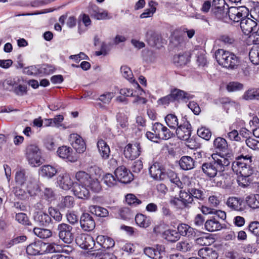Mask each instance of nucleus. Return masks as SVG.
Instances as JSON below:
<instances>
[{
	"label": "nucleus",
	"instance_id": "obj_1",
	"mask_svg": "<svg viewBox=\"0 0 259 259\" xmlns=\"http://www.w3.org/2000/svg\"><path fill=\"white\" fill-rule=\"evenodd\" d=\"M74 185L73 189L74 194L79 198L87 199L90 196V191L98 192L101 190L99 181L88 172L79 170L75 174Z\"/></svg>",
	"mask_w": 259,
	"mask_h": 259
},
{
	"label": "nucleus",
	"instance_id": "obj_2",
	"mask_svg": "<svg viewBox=\"0 0 259 259\" xmlns=\"http://www.w3.org/2000/svg\"><path fill=\"white\" fill-rule=\"evenodd\" d=\"M253 157L249 154L244 155L242 154L236 158V161L232 164L233 171L237 175H240L237 181L239 185L242 187L247 186L249 177L253 172L254 159Z\"/></svg>",
	"mask_w": 259,
	"mask_h": 259
},
{
	"label": "nucleus",
	"instance_id": "obj_3",
	"mask_svg": "<svg viewBox=\"0 0 259 259\" xmlns=\"http://www.w3.org/2000/svg\"><path fill=\"white\" fill-rule=\"evenodd\" d=\"M230 163V160L224 156L213 153L210 161L202 164L201 169L206 176L211 178L215 177L218 172L225 171Z\"/></svg>",
	"mask_w": 259,
	"mask_h": 259
},
{
	"label": "nucleus",
	"instance_id": "obj_4",
	"mask_svg": "<svg viewBox=\"0 0 259 259\" xmlns=\"http://www.w3.org/2000/svg\"><path fill=\"white\" fill-rule=\"evenodd\" d=\"M214 57L220 65L229 69H236L240 64V61L238 57L234 53L223 49L217 50Z\"/></svg>",
	"mask_w": 259,
	"mask_h": 259
},
{
	"label": "nucleus",
	"instance_id": "obj_5",
	"mask_svg": "<svg viewBox=\"0 0 259 259\" xmlns=\"http://www.w3.org/2000/svg\"><path fill=\"white\" fill-rule=\"evenodd\" d=\"M15 182L18 185L21 186L27 183L28 192L30 196H34L38 190V186L32 180L31 175L25 169L17 171L15 174Z\"/></svg>",
	"mask_w": 259,
	"mask_h": 259
},
{
	"label": "nucleus",
	"instance_id": "obj_6",
	"mask_svg": "<svg viewBox=\"0 0 259 259\" xmlns=\"http://www.w3.org/2000/svg\"><path fill=\"white\" fill-rule=\"evenodd\" d=\"M26 157L32 166H38L42 163L41 152L36 145H29L26 148Z\"/></svg>",
	"mask_w": 259,
	"mask_h": 259
},
{
	"label": "nucleus",
	"instance_id": "obj_7",
	"mask_svg": "<svg viewBox=\"0 0 259 259\" xmlns=\"http://www.w3.org/2000/svg\"><path fill=\"white\" fill-rule=\"evenodd\" d=\"M248 14V9L245 7H231L226 10L225 16L228 15L231 21L238 22L247 17Z\"/></svg>",
	"mask_w": 259,
	"mask_h": 259
},
{
	"label": "nucleus",
	"instance_id": "obj_8",
	"mask_svg": "<svg viewBox=\"0 0 259 259\" xmlns=\"http://www.w3.org/2000/svg\"><path fill=\"white\" fill-rule=\"evenodd\" d=\"M72 230V227L66 223L58 224L57 228L59 238L68 244L72 243L74 239Z\"/></svg>",
	"mask_w": 259,
	"mask_h": 259
},
{
	"label": "nucleus",
	"instance_id": "obj_9",
	"mask_svg": "<svg viewBox=\"0 0 259 259\" xmlns=\"http://www.w3.org/2000/svg\"><path fill=\"white\" fill-rule=\"evenodd\" d=\"M76 243L82 248L91 250L96 252L95 246L96 243L92 236L90 235L82 233L79 234L75 239Z\"/></svg>",
	"mask_w": 259,
	"mask_h": 259
},
{
	"label": "nucleus",
	"instance_id": "obj_10",
	"mask_svg": "<svg viewBox=\"0 0 259 259\" xmlns=\"http://www.w3.org/2000/svg\"><path fill=\"white\" fill-rule=\"evenodd\" d=\"M115 245L114 240L107 236L99 235L96 238V251H105L112 248Z\"/></svg>",
	"mask_w": 259,
	"mask_h": 259
},
{
	"label": "nucleus",
	"instance_id": "obj_11",
	"mask_svg": "<svg viewBox=\"0 0 259 259\" xmlns=\"http://www.w3.org/2000/svg\"><path fill=\"white\" fill-rule=\"evenodd\" d=\"M164 245L157 244L153 247H146L144 249V254L151 259H160L164 254Z\"/></svg>",
	"mask_w": 259,
	"mask_h": 259
},
{
	"label": "nucleus",
	"instance_id": "obj_12",
	"mask_svg": "<svg viewBox=\"0 0 259 259\" xmlns=\"http://www.w3.org/2000/svg\"><path fill=\"white\" fill-rule=\"evenodd\" d=\"M141 152L140 144L137 142L127 144L124 149V155L126 158L131 160L136 159L140 155Z\"/></svg>",
	"mask_w": 259,
	"mask_h": 259
},
{
	"label": "nucleus",
	"instance_id": "obj_13",
	"mask_svg": "<svg viewBox=\"0 0 259 259\" xmlns=\"http://www.w3.org/2000/svg\"><path fill=\"white\" fill-rule=\"evenodd\" d=\"M69 141L77 152L82 153L85 150L86 145L85 142L80 135L77 134H70Z\"/></svg>",
	"mask_w": 259,
	"mask_h": 259
},
{
	"label": "nucleus",
	"instance_id": "obj_14",
	"mask_svg": "<svg viewBox=\"0 0 259 259\" xmlns=\"http://www.w3.org/2000/svg\"><path fill=\"white\" fill-rule=\"evenodd\" d=\"M149 174L151 177L157 181L166 180V174L164 169L158 163H154L149 168Z\"/></svg>",
	"mask_w": 259,
	"mask_h": 259
},
{
	"label": "nucleus",
	"instance_id": "obj_15",
	"mask_svg": "<svg viewBox=\"0 0 259 259\" xmlns=\"http://www.w3.org/2000/svg\"><path fill=\"white\" fill-rule=\"evenodd\" d=\"M152 131L157 133L159 139L162 140H167L172 135L169 129L159 122H156L153 125Z\"/></svg>",
	"mask_w": 259,
	"mask_h": 259
},
{
	"label": "nucleus",
	"instance_id": "obj_16",
	"mask_svg": "<svg viewBox=\"0 0 259 259\" xmlns=\"http://www.w3.org/2000/svg\"><path fill=\"white\" fill-rule=\"evenodd\" d=\"M91 16L97 20L110 19L112 17L108 15L107 11L100 9L96 5H91L89 8Z\"/></svg>",
	"mask_w": 259,
	"mask_h": 259
},
{
	"label": "nucleus",
	"instance_id": "obj_17",
	"mask_svg": "<svg viewBox=\"0 0 259 259\" xmlns=\"http://www.w3.org/2000/svg\"><path fill=\"white\" fill-rule=\"evenodd\" d=\"M81 228L85 231H91L95 227V221L90 214L83 213L80 218Z\"/></svg>",
	"mask_w": 259,
	"mask_h": 259
},
{
	"label": "nucleus",
	"instance_id": "obj_18",
	"mask_svg": "<svg viewBox=\"0 0 259 259\" xmlns=\"http://www.w3.org/2000/svg\"><path fill=\"white\" fill-rule=\"evenodd\" d=\"M115 175L117 179L121 183H127L133 180V175L123 166L117 168Z\"/></svg>",
	"mask_w": 259,
	"mask_h": 259
},
{
	"label": "nucleus",
	"instance_id": "obj_19",
	"mask_svg": "<svg viewBox=\"0 0 259 259\" xmlns=\"http://www.w3.org/2000/svg\"><path fill=\"white\" fill-rule=\"evenodd\" d=\"M34 220L38 226L45 227H49L53 223L51 217L43 212H37L34 216Z\"/></svg>",
	"mask_w": 259,
	"mask_h": 259
},
{
	"label": "nucleus",
	"instance_id": "obj_20",
	"mask_svg": "<svg viewBox=\"0 0 259 259\" xmlns=\"http://www.w3.org/2000/svg\"><path fill=\"white\" fill-rule=\"evenodd\" d=\"M240 24L243 32L245 35H248L256 29V22L246 17L241 21Z\"/></svg>",
	"mask_w": 259,
	"mask_h": 259
},
{
	"label": "nucleus",
	"instance_id": "obj_21",
	"mask_svg": "<svg viewBox=\"0 0 259 259\" xmlns=\"http://www.w3.org/2000/svg\"><path fill=\"white\" fill-rule=\"evenodd\" d=\"M191 124L188 121L185 122L183 124H180L176 130L178 137L182 140H187L191 136Z\"/></svg>",
	"mask_w": 259,
	"mask_h": 259
},
{
	"label": "nucleus",
	"instance_id": "obj_22",
	"mask_svg": "<svg viewBox=\"0 0 259 259\" xmlns=\"http://www.w3.org/2000/svg\"><path fill=\"white\" fill-rule=\"evenodd\" d=\"M225 2L224 0H213L212 7L214 14L219 19H221L225 16L227 8L225 7Z\"/></svg>",
	"mask_w": 259,
	"mask_h": 259
},
{
	"label": "nucleus",
	"instance_id": "obj_23",
	"mask_svg": "<svg viewBox=\"0 0 259 259\" xmlns=\"http://www.w3.org/2000/svg\"><path fill=\"white\" fill-rule=\"evenodd\" d=\"M46 245V244L41 241L34 242L27 246L26 252L28 254L31 255L43 254Z\"/></svg>",
	"mask_w": 259,
	"mask_h": 259
},
{
	"label": "nucleus",
	"instance_id": "obj_24",
	"mask_svg": "<svg viewBox=\"0 0 259 259\" xmlns=\"http://www.w3.org/2000/svg\"><path fill=\"white\" fill-rule=\"evenodd\" d=\"M57 182L60 188L62 189L67 190L74 187V182H73L68 174H61L58 176L57 178Z\"/></svg>",
	"mask_w": 259,
	"mask_h": 259
},
{
	"label": "nucleus",
	"instance_id": "obj_25",
	"mask_svg": "<svg viewBox=\"0 0 259 259\" xmlns=\"http://www.w3.org/2000/svg\"><path fill=\"white\" fill-rule=\"evenodd\" d=\"M146 38L150 46L157 48L161 46L162 40L161 35L159 34L149 30L146 33Z\"/></svg>",
	"mask_w": 259,
	"mask_h": 259
},
{
	"label": "nucleus",
	"instance_id": "obj_26",
	"mask_svg": "<svg viewBox=\"0 0 259 259\" xmlns=\"http://www.w3.org/2000/svg\"><path fill=\"white\" fill-rule=\"evenodd\" d=\"M170 95L173 101L175 100H182L187 102L188 100L193 98L192 95L178 89L172 90L170 92Z\"/></svg>",
	"mask_w": 259,
	"mask_h": 259
},
{
	"label": "nucleus",
	"instance_id": "obj_27",
	"mask_svg": "<svg viewBox=\"0 0 259 259\" xmlns=\"http://www.w3.org/2000/svg\"><path fill=\"white\" fill-rule=\"evenodd\" d=\"M58 156L63 158L66 159L71 162H74L76 158L72 155V150L70 147L63 146L58 148L57 151Z\"/></svg>",
	"mask_w": 259,
	"mask_h": 259
},
{
	"label": "nucleus",
	"instance_id": "obj_28",
	"mask_svg": "<svg viewBox=\"0 0 259 259\" xmlns=\"http://www.w3.org/2000/svg\"><path fill=\"white\" fill-rule=\"evenodd\" d=\"M198 254L203 259H217L218 257V254L216 250L208 247L200 249Z\"/></svg>",
	"mask_w": 259,
	"mask_h": 259
},
{
	"label": "nucleus",
	"instance_id": "obj_29",
	"mask_svg": "<svg viewBox=\"0 0 259 259\" xmlns=\"http://www.w3.org/2000/svg\"><path fill=\"white\" fill-rule=\"evenodd\" d=\"M242 203V199L236 197H231L228 199L227 205L234 210L242 211L243 210Z\"/></svg>",
	"mask_w": 259,
	"mask_h": 259
},
{
	"label": "nucleus",
	"instance_id": "obj_30",
	"mask_svg": "<svg viewBox=\"0 0 259 259\" xmlns=\"http://www.w3.org/2000/svg\"><path fill=\"white\" fill-rule=\"evenodd\" d=\"M205 229L209 232H214L221 230L222 228L221 224L215 218L207 220L205 224Z\"/></svg>",
	"mask_w": 259,
	"mask_h": 259
},
{
	"label": "nucleus",
	"instance_id": "obj_31",
	"mask_svg": "<svg viewBox=\"0 0 259 259\" xmlns=\"http://www.w3.org/2000/svg\"><path fill=\"white\" fill-rule=\"evenodd\" d=\"M213 145L217 151L225 152L228 149V144L226 140L221 137H218L214 140Z\"/></svg>",
	"mask_w": 259,
	"mask_h": 259
},
{
	"label": "nucleus",
	"instance_id": "obj_32",
	"mask_svg": "<svg viewBox=\"0 0 259 259\" xmlns=\"http://www.w3.org/2000/svg\"><path fill=\"white\" fill-rule=\"evenodd\" d=\"M97 147L99 152L103 159L109 158L110 150L109 146L102 139H100L97 142Z\"/></svg>",
	"mask_w": 259,
	"mask_h": 259
},
{
	"label": "nucleus",
	"instance_id": "obj_33",
	"mask_svg": "<svg viewBox=\"0 0 259 259\" xmlns=\"http://www.w3.org/2000/svg\"><path fill=\"white\" fill-rule=\"evenodd\" d=\"M179 164L183 169L187 170L194 167L195 161L190 156H184L181 158Z\"/></svg>",
	"mask_w": 259,
	"mask_h": 259
},
{
	"label": "nucleus",
	"instance_id": "obj_34",
	"mask_svg": "<svg viewBox=\"0 0 259 259\" xmlns=\"http://www.w3.org/2000/svg\"><path fill=\"white\" fill-rule=\"evenodd\" d=\"M245 202L247 205L252 209L259 208V194H251L247 196Z\"/></svg>",
	"mask_w": 259,
	"mask_h": 259
},
{
	"label": "nucleus",
	"instance_id": "obj_35",
	"mask_svg": "<svg viewBox=\"0 0 259 259\" xmlns=\"http://www.w3.org/2000/svg\"><path fill=\"white\" fill-rule=\"evenodd\" d=\"M163 237L170 242H176L180 238L178 231L168 229L162 233Z\"/></svg>",
	"mask_w": 259,
	"mask_h": 259
},
{
	"label": "nucleus",
	"instance_id": "obj_36",
	"mask_svg": "<svg viewBox=\"0 0 259 259\" xmlns=\"http://www.w3.org/2000/svg\"><path fill=\"white\" fill-rule=\"evenodd\" d=\"M242 98L245 100H259V88L250 89L245 91Z\"/></svg>",
	"mask_w": 259,
	"mask_h": 259
},
{
	"label": "nucleus",
	"instance_id": "obj_37",
	"mask_svg": "<svg viewBox=\"0 0 259 259\" xmlns=\"http://www.w3.org/2000/svg\"><path fill=\"white\" fill-rule=\"evenodd\" d=\"M57 172L56 168L50 165H45L41 167V175L42 177L51 178Z\"/></svg>",
	"mask_w": 259,
	"mask_h": 259
},
{
	"label": "nucleus",
	"instance_id": "obj_38",
	"mask_svg": "<svg viewBox=\"0 0 259 259\" xmlns=\"http://www.w3.org/2000/svg\"><path fill=\"white\" fill-rule=\"evenodd\" d=\"M178 231L180 235L189 237L194 233V229L189 225L182 224L178 226Z\"/></svg>",
	"mask_w": 259,
	"mask_h": 259
},
{
	"label": "nucleus",
	"instance_id": "obj_39",
	"mask_svg": "<svg viewBox=\"0 0 259 259\" xmlns=\"http://www.w3.org/2000/svg\"><path fill=\"white\" fill-rule=\"evenodd\" d=\"M251 62L256 65L259 64V45H254L249 53Z\"/></svg>",
	"mask_w": 259,
	"mask_h": 259
},
{
	"label": "nucleus",
	"instance_id": "obj_40",
	"mask_svg": "<svg viewBox=\"0 0 259 259\" xmlns=\"http://www.w3.org/2000/svg\"><path fill=\"white\" fill-rule=\"evenodd\" d=\"M33 233L36 236L41 239H47L52 235V232L50 230L37 227L33 229Z\"/></svg>",
	"mask_w": 259,
	"mask_h": 259
},
{
	"label": "nucleus",
	"instance_id": "obj_41",
	"mask_svg": "<svg viewBox=\"0 0 259 259\" xmlns=\"http://www.w3.org/2000/svg\"><path fill=\"white\" fill-rule=\"evenodd\" d=\"M89 209L91 213L100 217H106L108 215V211L107 209L99 206H91Z\"/></svg>",
	"mask_w": 259,
	"mask_h": 259
},
{
	"label": "nucleus",
	"instance_id": "obj_42",
	"mask_svg": "<svg viewBox=\"0 0 259 259\" xmlns=\"http://www.w3.org/2000/svg\"><path fill=\"white\" fill-rule=\"evenodd\" d=\"M180 198L181 199V201L183 202L184 206L186 207H190L193 201V198L190 193L189 192L180 191Z\"/></svg>",
	"mask_w": 259,
	"mask_h": 259
},
{
	"label": "nucleus",
	"instance_id": "obj_43",
	"mask_svg": "<svg viewBox=\"0 0 259 259\" xmlns=\"http://www.w3.org/2000/svg\"><path fill=\"white\" fill-rule=\"evenodd\" d=\"M166 180L168 179L171 183L175 184L178 187H181L182 183L178 177L177 174L171 170H168L166 172Z\"/></svg>",
	"mask_w": 259,
	"mask_h": 259
},
{
	"label": "nucleus",
	"instance_id": "obj_44",
	"mask_svg": "<svg viewBox=\"0 0 259 259\" xmlns=\"http://www.w3.org/2000/svg\"><path fill=\"white\" fill-rule=\"evenodd\" d=\"M165 121L167 125L170 128L176 129L178 126V119L174 114L167 115L165 117Z\"/></svg>",
	"mask_w": 259,
	"mask_h": 259
},
{
	"label": "nucleus",
	"instance_id": "obj_45",
	"mask_svg": "<svg viewBox=\"0 0 259 259\" xmlns=\"http://www.w3.org/2000/svg\"><path fill=\"white\" fill-rule=\"evenodd\" d=\"M135 221L138 226L142 228H147L150 224L149 220L142 214H137L135 217Z\"/></svg>",
	"mask_w": 259,
	"mask_h": 259
},
{
	"label": "nucleus",
	"instance_id": "obj_46",
	"mask_svg": "<svg viewBox=\"0 0 259 259\" xmlns=\"http://www.w3.org/2000/svg\"><path fill=\"white\" fill-rule=\"evenodd\" d=\"M74 204V198L70 196H65L61 199L59 206L60 208H71Z\"/></svg>",
	"mask_w": 259,
	"mask_h": 259
},
{
	"label": "nucleus",
	"instance_id": "obj_47",
	"mask_svg": "<svg viewBox=\"0 0 259 259\" xmlns=\"http://www.w3.org/2000/svg\"><path fill=\"white\" fill-rule=\"evenodd\" d=\"M120 71L123 77L131 82L135 81L133 72L130 67L127 66H122L120 68Z\"/></svg>",
	"mask_w": 259,
	"mask_h": 259
},
{
	"label": "nucleus",
	"instance_id": "obj_48",
	"mask_svg": "<svg viewBox=\"0 0 259 259\" xmlns=\"http://www.w3.org/2000/svg\"><path fill=\"white\" fill-rule=\"evenodd\" d=\"M192 247L191 243L187 241H181L177 244L176 248L178 250L186 252L191 250Z\"/></svg>",
	"mask_w": 259,
	"mask_h": 259
},
{
	"label": "nucleus",
	"instance_id": "obj_49",
	"mask_svg": "<svg viewBox=\"0 0 259 259\" xmlns=\"http://www.w3.org/2000/svg\"><path fill=\"white\" fill-rule=\"evenodd\" d=\"M16 213L15 220L20 224L24 225L29 224V221L27 215L23 212L15 211Z\"/></svg>",
	"mask_w": 259,
	"mask_h": 259
},
{
	"label": "nucleus",
	"instance_id": "obj_50",
	"mask_svg": "<svg viewBox=\"0 0 259 259\" xmlns=\"http://www.w3.org/2000/svg\"><path fill=\"white\" fill-rule=\"evenodd\" d=\"M14 193L15 196L18 197L19 199L22 200L26 199L28 197V195H30L29 193L28 192V185H27V191L22 188L17 187L15 188Z\"/></svg>",
	"mask_w": 259,
	"mask_h": 259
},
{
	"label": "nucleus",
	"instance_id": "obj_51",
	"mask_svg": "<svg viewBox=\"0 0 259 259\" xmlns=\"http://www.w3.org/2000/svg\"><path fill=\"white\" fill-rule=\"evenodd\" d=\"M114 96L115 94L113 92H106L100 95L98 100L104 104H109Z\"/></svg>",
	"mask_w": 259,
	"mask_h": 259
},
{
	"label": "nucleus",
	"instance_id": "obj_52",
	"mask_svg": "<svg viewBox=\"0 0 259 259\" xmlns=\"http://www.w3.org/2000/svg\"><path fill=\"white\" fill-rule=\"evenodd\" d=\"M48 212L51 218H53L56 221L60 222L62 219V215L56 208L50 207L48 209Z\"/></svg>",
	"mask_w": 259,
	"mask_h": 259
},
{
	"label": "nucleus",
	"instance_id": "obj_53",
	"mask_svg": "<svg viewBox=\"0 0 259 259\" xmlns=\"http://www.w3.org/2000/svg\"><path fill=\"white\" fill-rule=\"evenodd\" d=\"M197 135L202 139L209 140L211 136L210 131L206 127H201L197 130Z\"/></svg>",
	"mask_w": 259,
	"mask_h": 259
},
{
	"label": "nucleus",
	"instance_id": "obj_54",
	"mask_svg": "<svg viewBox=\"0 0 259 259\" xmlns=\"http://www.w3.org/2000/svg\"><path fill=\"white\" fill-rule=\"evenodd\" d=\"M103 251H96L92 254L95 256V259H116L115 256L112 253H104Z\"/></svg>",
	"mask_w": 259,
	"mask_h": 259
},
{
	"label": "nucleus",
	"instance_id": "obj_55",
	"mask_svg": "<svg viewBox=\"0 0 259 259\" xmlns=\"http://www.w3.org/2000/svg\"><path fill=\"white\" fill-rule=\"evenodd\" d=\"M189 192L193 198L202 200L204 198V192L200 189L196 188H191L189 189Z\"/></svg>",
	"mask_w": 259,
	"mask_h": 259
},
{
	"label": "nucleus",
	"instance_id": "obj_56",
	"mask_svg": "<svg viewBox=\"0 0 259 259\" xmlns=\"http://www.w3.org/2000/svg\"><path fill=\"white\" fill-rule=\"evenodd\" d=\"M43 197L48 201H52L55 199V194L52 189L45 188L43 191Z\"/></svg>",
	"mask_w": 259,
	"mask_h": 259
},
{
	"label": "nucleus",
	"instance_id": "obj_57",
	"mask_svg": "<svg viewBox=\"0 0 259 259\" xmlns=\"http://www.w3.org/2000/svg\"><path fill=\"white\" fill-rule=\"evenodd\" d=\"M117 120L118 126H119L122 129L126 128L127 127L128 124L127 117L125 115L118 114L117 116Z\"/></svg>",
	"mask_w": 259,
	"mask_h": 259
},
{
	"label": "nucleus",
	"instance_id": "obj_58",
	"mask_svg": "<svg viewBox=\"0 0 259 259\" xmlns=\"http://www.w3.org/2000/svg\"><path fill=\"white\" fill-rule=\"evenodd\" d=\"M104 183L109 187H113L116 184V180L111 174H106L103 177Z\"/></svg>",
	"mask_w": 259,
	"mask_h": 259
},
{
	"label": "nucleus",
	"instance_id": "obj_59",
	"mask_svg": "<svg viewBox=\"0 0 259 259\" xmlns=\"http://www.w3.org/2000/svg\"><path fill=\"white\" fill-rule=\"evenodd\" d=\"M243 84L238 82H230L227 86V89L229 92H236L242 90Z\"/></svg>",
	"mask_w": 259,
	"mask_h": 259
},
{
	"label": "nucleus",
	"instance_id": "obj_60",
	"mask_svg": "<svg viewBox=\"0 0 259 259\" xmlns=\"http://www.w3.org/2000/svg\"><path fill=\"white\" fill-rule=\"evenodd\" d=\"M13 92L17 96H23L27 92V86L25 84H19L15 87Z\"/></svg>",
	"mask_w": 259,
	"mask_h": 259
},
{
	"label": "nucleus",
	"instance_id": "obj_61",
	"mask_svg": "<svg viewBox=\"0 0 259 259\" xmlns=\"http://www.w3.org/2000/svg\"><path fill=\"white\" fill-rule=\"evenodd\" d=\"M16 84V81L15 79L8 78L5 80L3 86L5 90L8 91H12Z\"/></svg>",
	"mask_w": 259,
	"mask_h": 259
},
{
	"label": "nucleus",
	"instance_id": "obj_62",
	"mask_svg": "<svg viewBox=\"0 0 259 259\" xmlns=\"http://www.w3.org/2000/svg\"><path fill=\"white\" fill-rule=\"evenodd\" d=\"M188 60L187 56L183 54L176 55L174 58V63L180 66L186 64L187 63Z\"/></svg>",
	"mask_w": 259,
	"mask_h": 259
},
{
	"label": "nucleus",
	"instance_id": "obj_63",
	"mask_svg": "<svg viewBox=\"0 0 259 259\" xmlns=\"http://www.w3.org/2000/svg\"><path fill=\"white\" fill-rule=\"evenodd\" d=\"M125 200L129 205H137L141 203V201L139 200L135 195L132 194H127L125 196Z\"/></svg>",
	"mask_w": 259,
	"mask_h": 259
},
{
	"label": "nucleus",
	"instance_id": "obj_64",
	"mask_svg": "<svg viewBox=\"0 0 259 259\" xmlns=\"http://www.w3.org/2000/svg\"><path fill=\"white\" fill-rule=\"evenodd\" d=\"M247 146L253 150H259V141L252 138L246 140Z\"/></svg>",
	"mask_w": 259,
	"mask_h": 259
}]
</instances>
